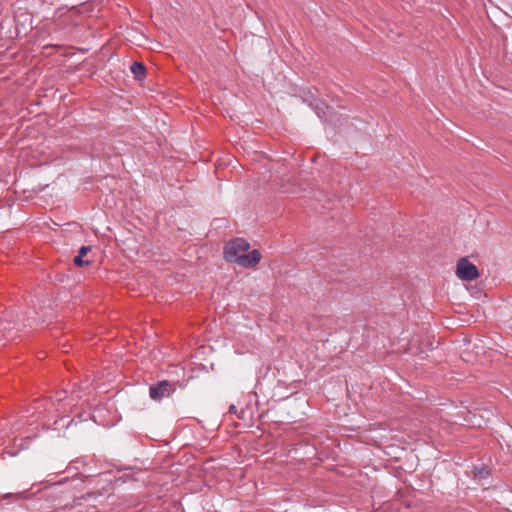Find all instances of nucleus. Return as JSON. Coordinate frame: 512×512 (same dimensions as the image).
<instances>
[{"label": "nucleus", "instance_id": "nucleus-1", "mask_svg": "<svg viewBox=\"0 0 512 512\" xmlns=\"http://www.w3.org/2000/svg\"><path fill=\"white\" fill-rule=\"evenodd\" d=\"M249 243L243 238H235L224 247V258L227 262L235 263L241 267L249 268L257 265L261 260V254L257 249L249 250Z\"/></svg>", "mask_w": 512, "mask_h": 512}, {"label": "nucleus", "instance_id": "nucleus-2", "mask_svg": "<svg viewBox=\"0 0 512 512\" xmlns=\"http://www.w3.org/2000/svg\"><path fill=\"white\" fill-rule=\"evenodd\" d=\"M456 275L463 281H472L480 276L478 268L466 257L460 258L457 261Z\"/></svg>", "mask_w": 512, "mask_h": 512}, {"label": "nucleus", "instance_id": "nucleus-3", "mask_svg": "<svg viewBox=\"0 0 512 512\" xmlns=\"http://www.w3.org/2000/svg\"><path fill=\"white\" fill-rule=\"evenodd\" d=\"M175 391V386L167 380L158 382L151 385L149 388V395L152 400L159 401L164 397H169Z\"/></svg>", "mask_w": 512, "mask_h": 512}, {"label": "nucleus", "instance_id": "nucleus-4", "mask_svg": "<svg viewBox=\"0 0 512 512\" xmlns=\"http://www.w3.org/2000/svg\"><path fill=\"white\" fill-rule=\"evenodd\" d=\"M91 251V247L90 246H82L79 250V253L77 256H75L74 258V264L78 267H83V266H86L88 264H90L91 261L89 260H84V257L87 255L88 252Z\"/></svg>", "mask_w": 512, "mask_h": 512}, {"label": "nucleus", "instance_id": "nucleus-5", "mask_svg": "<svg viewBox=\"0 0 512 512\" xmlns=\"http://www.w3.org/2000/svg\"><path fill=\"white\" fill-rule=\"evenodd\" d=\"M130 70L134 75V78L137 80H143L146 77V68L140 62H134L131 65Z\"/></svg>", "mask_w": 512, "mask_h": 512}, {"label": "nucleus", "instance_id": "nucleus-6", "mask_svg": "<svg viewBox=\"0 0 512 512\" xmlns=\"http://www.w3.org/2000/svg\"><path fill=\"white\" fill-rule=\"evenodd\" d=\"M229 412L232 414H237L238 418L242 419L244 411H241L239 414L237 413V408L235 405H230Z\"/></svg>", "mask_w": 512, "mask_h": 512}, {"label": "nucleus", "instance_id": "nucleus-7", "mask_svg": "<svg viewBox=\"0 0 512 512\" xmlns=\"http://www.w3.org/2000/svg\"><path fill=\"white\" fill-rule=\"evenodd\" d=\"M65 397H66V392H64V391L57 394V400L58 401L64 400Z\"/></svg>", "mask_w": 512, "mask_h": 512}]
</instances>
